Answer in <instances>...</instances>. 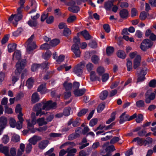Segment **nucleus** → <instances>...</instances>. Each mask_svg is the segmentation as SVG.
Wrapping results in <instances>:
<instances>
[{
    "label": "nucleus",
    "instance_id": "obj_34",
    "mask_svg": "<svg viewBox=\"0 0 156 156\" xmlns=\"http://www.w3.org/2000/svg\"><path fill=\"white\" fill-rule=\"evenodd\" d=\"M51 52L50 51H48L43 55V58L45 60H48L51 55Z\"/></svg>",
    "mask_w": 156,
    "mask_h": 156
},
{
    "label": "nucleus",
    "instance_id": "obj_7",
    "mask_svg": "<svg viewBox=\"0 0 156 156\" xmlns=\"http://www.w3.org/2000/svg\"><path fill=\"white\" fill-rule=\"evenodd\" d=\"M152 138L148 137L146 140L139 137H136L133 139V142H136L138 145L141 146L144 145L146 146L152 143Z\"/></svg>",
    "mask_w": 156,
    "mask_h": 156
},
{
    "label": "nucleus",
    "instance_id": "obj_16",
    "mask_svg": "<svg viewBox=\"0 0 156 156\" xmlns=\"http://www.w3.org/2000/svg\"><path fill=\"white\" fill-rule=\"evenodd\" d=\"M37 91L40 92L41 94H45L46 92H48V90L46 88V84L41 85L38 88Z\"/></svg>",
    "mask_w": 156,
    "mask_h": 156
},
{
    "label": "nucleus",
    "instance_id": "obj_21",
    "mask_svg": "<svg viewBox=\"0 0 156 156\" xmlns=\"http://www.w3.org/2000/svg\"><path fill=\"white\" fill-rule=\"evenodd\" d=\"M117 0H113L105 2V8L107 10L111 9L112 6L113 5V3Z\"/></svg>",
    "mask_w": 156,
    "mask_h": 156
},
{
    "label": "nucleus",
    "instance_id": "obj_29",
    "mask_svg": "<svg viewBox=\"0 0 156 156\" xmlns=\"http://www.w3.org/2000/svg\"><path fill=\"white\" fill-rule=\"evenodd\" d=\"M39 95L37 93L33 94L32 95L31 101L33 103H35L39 101Z\"/></svg>",
    "mask_w": 156,
    "mask_h": 156
},
{
    "label": "nucleus",
    "instance_id": "obj_26",
    "mask_svg": "<svg viewBox=\"0 0 156 156\" xmlns=\"http://www.w3.org/2000/svg\"><path fill=\"white\" fill-rule=\"evenodd\" d=\"M85 90L83 89L75 90L74 93L75 95L76 96H80L84 94L85 92Z\"/></svg>",
    "mask_w": 156,
    "mask_h": 156
},
{
    "label": "nucleus",
    "instance_id": "obj_52",
    "mask_svg": "<svg viewBox=\"0 0 156 156\" xmlns=\"http://www.w3.org/2000/svg\"><path fill=\"white\" fill-rule=\"evenodd\" d=\"M147 13L145 12H142L140 15V18L142 20H144L147 16Z\"/></svg>",
    "mask_w": 156,
    "mask_h": 156
},
{
    "label": "nucleus",
    "instance_id": "obj_61",
    "mask_svg": "<svg viewBox=\"0 0 156 156\" xmlns=\"http://www.w3.org/2000/svg\"><path fill=\"white\" fill-rule=\"evenodd\" d=\"M16 154V150L14 148H11L10 150L9 154V156H15Z\"/></svg>",
    "mask_w": 156,
    "mask_h": 156
},
{
    "label": "nucleus",
    "instance_id": "obj_12",
    "mask_svg": "<svg viewBox=\"0 0 156 156\" xmlns=\"http://www.w3.org/2000/svg\"><path fill=\"white\" fill-rule=\"evenodd\" d=\"M75 2L73 0H71L69 3V5L71 6L68 8L69 10L73 13L77 12L80 9L79 7L74 6Z\"/></svg>",
    "mask_w": 156,
    "mask_h": 156
},
{
    "label": "nucleus",
    "instance_id": "obj_38",
    "mask_svg": "<svg viewBox=\"0 0 156 156\" xmlns=\"http://www.w3.org/2000/svg\"><path fill=\"white\" fill-rule=\"evenodd\" d=\"M60 42L59 39H55L52 40L50 42V45L51 46H55L57 45Z\"/></svg>",
    "mask_w": 156,
    "mask_h": 156
},
{
    "label": "nucleus",
    "instance_id": "obj_56",
    "mask_svg": "<svg viewBox=\"0 0 156 156\" xmlns=\"http://www.w3.org/2000/svg\"><path fill=\"white\" fill-rule=\"evenodd\" d=\"M71 34V31L68 28H65L64 30L63 34L65 36H68Z\"/></svg>",
    "mask_w": 156,
    "mask_h": 156
},
{
    "label": "nucleus",
    "instance_id": "obj_28",
    "mask_svg": "<svg viewBox=\"0 0 156 156\" xmlns=\"http://www.w3.org/2000/svg\"><path fill=\"white\" fill-rule=\"evenodd\" d=\"M8 50L9 52L14 51L16 48V44H10L8 46Z\"/></svg>",
    "mask_w": 156,
    "mask_h": 156
},
{
    "label": "nucleus",
    "instance_id": "obj_47",
    "mask_svg": "<svg viewBox=\"0 0 156 156\" xmlns=\"http://www.w3.org/2000/svg\"><path fill=\"white\" fill-rule=\"evenodd\" d=\"M50 45L49 44L47 43H45L42 44L40 47V49H41L46 50L50 48Z\"/></svg>",
    "mask_w": 156,
    "mask_h": 156
},
{
    "label": "nucleus",
    "instance_id": "obj_2",
    "mask_svg": "<svg viewBox=\"0 0 156 156\" xmlns=\"http://www.w3.org/2000/svg\"><path fill=\"white\" fill-rule=\"evenodd\" d=\"M22 65L19 62L16 64V69L14 73L12 74L11 76V79L12 83H14L18 80L20 73L22 70L24 68L26 65V61L25 60L22 62Z\"/></svg>",
    "mask_w": 156,
    "mask_h": 156
},
{
    "label": "nucleus",
    "instance_id": "obj_48",
    "mask_svg": "<svg viewBox=\"0 0 156 156\" xmlns=\"http://www.w3.org/2000/svg\"><path fill=\"white\" fill-rule=\"evenodd\" d=\"M98 122V119H93L90 121L89 125L91 126H93L97 124Z\"/></svg>",
    "mask_w": 156,
    "mask_h": 156
},
{
    "label": "nucleus",
    "instance_id": "obj_64",
    "mask_svg": "<svg viewBox=\"0 0 156 156\" xmlns=\"http://www.w3.org/2000/svg\"><path fill=\"white\" fill-rule=\"evenodd\" d=\"M140 47L142 50L144 51L149 48L146 45H145V43L143 41L141 43Z\"/></svg>",
    "mask_w": 156,
    "mask_h": 156
},
{
    "label": "nucleus",
    "instance_id": "obj_51",
    "mask_svg": "<svg viewBox=\"0 0 156 156\" xmlns=\"http://www.w3.org/2000/svg\"><path fill=\"white\" fill-rule=\"evenodd\" d=\"M126 66L127 68V70L129 71H130L132 69V62L129 59H127Z\"/></svg>",
    "mask_w": 156,
    "mask_h": 156
},
{
    "label": "nucleus",
    "instance_id": "obj_44",
    "mask_svg": "<svg viewBox=\"0 0 156 156\" xmlns=\"http://www.w3.org/2000/svg\"><path fill=\"white\" fill-rule=\"evenodd\" d=\"M20 137L19 136L16 134H14L12 136V140L14 142H17L20 141Z\"/></svg>",
    "mask_w": 156,
    "mask_h": 156
},
{
    "label": "nucleus",
    "instance_id": "obj_60",
    "mask_svg": "<svg viewBox=\"0 0 156 156\" xmlns=\"http://www.w3.org/2000/svg\"><path fill=\"white\" fill-rule=\"evenodd\" d=\"M143 118V115L141 114H139L136 117V121L137 123H140L142 121Z\"/></svg>",
    "mask_w": 156,
    "mask_h": 156
},
{
    "label": "nucleus",
    "instance_id": "obj_13",
    "mask_svg": "<svg viewBox=\"0 0 156 156\" xmlns=\"http://www.w3.org/2000/svg\"><path fill=\"white\" fill-rule=\"evenodd\" d=\"M23 116L22 113H20L18 115V118L19 121L16 123V126L18 129H20L22 128V124L24 121Z\"/></svg>",
    "mask_w": 156,
    "mask_h": 156
},
{
    "label": "nucleus",
    "instance_id": "obj_62",
    "mask_svg": "<svg viewBox=\"0 0 156 156\" xmlns=\"http://www.w3.org/2000/svg\"><path fill=\"white\" fill-rule=\"evenodd\" d=\"M136 105L138 107H144V102L142 100H140L136 102Z\"/></svg>",
    "mask_w": 156,
    "mask_h": 156
},
{
    "label": "nucleus",
    "instance_id": "obj_24",
    "mask_svg": "<svg viewBox=\"0 0 156 156\" xmlns=\"http://www.w3.org/2000/svg\"><path fill=\"white\" fill-rule=\"evenodd\" d=\"M68 155L69 156H74L76 152V149L75 148L71 149L69 147L67 149Z\"/></svg>",
    "mask_w": 156,
    "mask_h": 156
},
{
    "label": "nucleus",
    "instance_id": "obj_20",
    "mask_svg": "<svg viewBox=\"0 0 156 156\" xmlns=\"http://www.w3.org/2000/svg\"><path fill=\"white\" fill-rule=\"evenodd\" d=\"M80 35H81L85 39L87 40L90 39V36L88 32L86 30H84L80 33H77L78 36Z\"/></svg>",
    "mask_w": 156,
    "mask_h": 156
},
{
    "label": "nucleus",
    "instance_id": "obj_25",
    "mask_svg": "<svg viewBox=\"0 0 156 156\" xmlns=\"http://www.w3.org/2000/svg\"><path fill=\"white\" fill-rule=\"evenodd\" d=\"M128 15V11L126 9H123L120 12V15L122 18H126L127 17Z\"/></svg>",
    "mask_w": 156,
    "mask_h": 156
},
{
    "label": "nucleus",
    "instance_id": "obj_4",
    "mask_svg": "<svg viewBox=\"0 0 156 156\" xmlns=\"http://www.w3.org/2000/svg\"><path fill=\"white\" fill-rule=\"evenodd\" d=\"M79 36L80 35L78 36L77 35V36L74 37L73 41L75 43L71 47V50L76 57H79L80 56L81 52L79 45L80 42V40L79 38Z\"/></svg>",
    "mask_w": 156,
    "mask_h": 156
},
{
    "label": "nucleus",
    "instance_id": "obj_1",
    "mask_svg": "<svg viewBox=\"0 0 156 156\" xmlns=\"http://www.w3.org/2000/svg\"><path fill=\"white\" fill-rule=\"evenodd\" d=\"M56 105V102H52L51 101H48L45 103L41 102L37 104L34 107V109L36 112L37 116L40 115V116L45 114L46 112L42 111L45 110L46 111L51 109L55 108Z\"/></svg>",
    "mask_w": 156,
    "mask_h": 156
},
{
    "label": "nucleus",
    "instance_id": "obj_10",
    "mask_svg": "<svg viewBox=\"0 0 156 156\" xmlns=\"http://www.w3.org/2000/svg\"><path fill=\"white\" fill-rule=\"evenodd\" d=\"M137 73L138 74V78L137 83L142 82L144 80L145 78V76L146 74V72L143 69H138L137 70Z\"/></svg>",
    "mask_w": 156,
    "mask_h": 156
},
{
    "label": "nucleus",
    "instance_id": "obj_41",
    "mask_svg": "<svg viewBox=\"0 0 156 156\" xmlns=\"http://www.w3.org/2000/svg\"><path fill=\"white\" fill-rule=\"evenodd\" d=\"M65 56L63 55H60L56 59V61L58 63L63 62L64 60Z\"/></svg>",
    "mask_w": 156,
    "mask_h": 156
},
{
    "label": "nucleus",
    "instance_id": "obj_8",
    "mask_svg": "<svg viewBox=\"0 0 156 156\" xmlns=\"http://www.w3.org/2000/svg\"><path fill=\"white\" fill-rule=\"evenodd\" d=\"M31 117L32 118V120L31 122L29 120H27L28 124V129L32 133H34L35 132V129L34 128V126L36 124V121L35 119V114L34 112H32L31 114Z\"/></svg>",
    "mask_w": 156,
    "mask_h": 156
},
{
    "label": "nucleus",
    "instance_id": "obj_46",
    "mask_svg": "<svg viewBox=\"0 0 156 156\" xmlns=\"http://www.w3.org/2000/svg\"><path fill=\"white\" fill-rule=\"evenodd\" d=\"M79 136V134L77 133H73L69 136L68 137V139L69 140H73L77 137Z\"/></svg>",
    "mask_w": 156,
    "mask_h": 156
},
{
    "label": "nucleus",
    "instance_id": "obj_14",
    "mask_svg": "<svg viewBox=\"0 0 156 156\" xmlns=\"http://www.w3.org/2000/svg\"><path fill=\"white\" fill-rule=\"evenodd\" d=\"M21 52L20 51H16L14 53L13 55V58L14 59L16 58L18 60V62L17 63L19 62L20 63L21 65H22V62L23 60H25L26 62V60L25 59H23L21 60L20 62V58L21 57Z\"/></svg>",
    "mask_w": 156,
    "mask_h": 156
},
{
    "label": "nucleus",
    "instance_id": "obj_3",
    "mask_svg": "<svg viewBox=\"0 0 156 156\" xmlns=\"http://www.w3.org/2000/svg\"><path fill=\"white\" fill-rule=\"evenodd\" d=\"M25 2V0H20V7L17 9V14L15 15L12 14L9 18L8 20L10 22H12L13 24H15L13 20L16 23L20 20L22 17L21 13L22 9L24 7L23 5Z\"/></svg>",
    "mask_w": 156,
    "mask_h": 156
},
{
    "label": "nucleus",
    "instance_id": "obj_42",
    "mask_svg": "<svg viewBox=\"0 0 156 156\" xmlns=\"http://www.w3.org/2000/svg\"><path fill=\"white\" fill-rule=\"evenodd\" d=\"M71 109V108L69 107L65 108L63 112V115L65 116L69 115L70 114V112Z\"/></svg>",
    "mask_w": 156,
    "mask_h": 156
},
{
    "label": "nucleus",
    "instance_id": "obj_27",
    "mask_svg": "<svg viewBox=\"0 0 156 156\" xmlns=\"http://www.w3.org/2000/svg\"><path fill=\"white\" fill-rule=\"evenodd\" d=\"M48 144V141L47 140H44L41 142L39 144V147L41 149H44Z\"/></svg>",
    "mask_w": 156,
    "mask_h": 156
},
{
    "label": "nucleus",
    "instance_id": "obj_57",
    "mask_svg": "<svg viewBox=\"0 0 156 156\" xmlns=\"http://www.w3.org/2000/svg\"><path fill=\"white\" fill-rule=\"evenodd\" d=\"M88 110L87 109H84L80 111L78 114V116L80 117L83 115L85 114L88 111Z\"/></svg>",
    "mask_w": 156,
    "mask_h": 156
},
{
    "label": "nucleus",
    "instance_id": "obj_40",
    "mask_svg": "<svg viewBox=\"0 0 156 156\" xmlns=\"http://www.w3.org/2000/svg\"><path fill=\"white\" fill-rule=\"evenodd\" d=\"M112 124L111 125H109L105 127V126L104 125H100L97 128V130L98 129H103L105 128L106 129H108L111 128L112 127Z\"/></svg>",
    "mask_w": 156,
    "mask_h": 156
},
{
    "label": "nucleus",
    "instance_id": "obj_55",
    "mask_svg": "<svg viewBox=\"0 0 156 156\" xmlns=\"http://www.w3.org/2000/svg\"><path fill=\"white\" fill-rule=\"evenodd\" d=\"M2 142L5 144H7L9 141V136L6 135H4L2 139Z\"/></svg>",
    "mask_w": 156,
    "mask_h": 156
},
{
    "label": "nucleus",
    "instance_id": "obj_63",
    "mask_svg": "<svg viewBox=\"0 0 156 156\" xmlns=\"http://www.w3.org/2000/svg\"><path fill=\"white\" fill-rule=\"evenodd\" d=\"M9 37V36L8 35H5L1 41V43L2 44H5L8 41Z\"/></svg>",
    "mask_w": 156,
    "mask_h": 156
},
{
    "label": "nucleus",
    "instance_id": "obj_50",
    "mask_svg": "<svg viewBox=\"0 0 156 156\" xmlns=\"http://www.w3.org/2000/svg\"><path fill=\"white\" fill-rule=\"evenodd\" d=\"M9 124L10 126L13 128L16 126V121L14 118H11L9 119Z\"/></svg>",
    "mask_w": 156,
    "mask_h": 156
},
{
    "label": "nucleus",
    "instance_id": "obj_6",
    "mask_svg": "<svg viewBox=\"0 0 156 156\" xmlns=\"http://www.w3.org/2000/svg\"><path fill=\"white\" fill-rule=\"evenodd\" d=\"M129 56L131 58H134L133 61V68L136 69L140 64L141 58L140 56L137 54L136 51L131 53Z\"/></svg>",
    "mask_w": 156,
    "mask_h": 156
},
{
    "label": "nucleus",
    "instance_id": "obj_58",
    "mask_svg": "<svg viewBox=\"0 0 156 156\" xmlns=\"http://www.w3.org/2000/svg\"><path fill=\"white\" fill-rule=\"evenodd\" d=\"M109 78V75L108 73L104 74L102 76V81L103 82H105Z\"/></svg>",
    "mask_w": 156,
    "mask_h": 156
},
{
    "label": "nucleus",
    "instance_id": "obj_39",
    "mask_svg": "<svg viewBox=\"0 0 156 156\" xmlns=\"http://www.w3.org/2000/svg\"><path fill=\"white\" fill-rule=\"evenodd\" d=\"M54 150V149L53 148H51L44 154L45 155H48L47 156H55V154L52 153Z\"/></svg>",
    "mask_w": 156,
    "mask_h": 156
},
{
    "label": "nucleus",
    "instance_id": "obj_33",
    "mask_svg": "<svg viewBox=\"0 0 156 156\" xmlns=\"http://www.w3.org/2000/svg\"><path fill=\"white\" fill-rule=\"evenodd\" d=\"M117 55L118 57L122 58H124L126 57L125 52L122 50H119L117 53Z\"/></svg>",
    "mask_w": 156,
    "mask_h": 156
},
{
    "label": "nucleus",
    "instance_id": "obj_9",
    "mask_svg": "<svg viewBox=\"0 0 156 156\" xmlns=\"http://www.w3.org/2000/svg\"><path fill=\"white\" fill-rule=\"evenodd\" d=\"M84 66V63L80 62L75 66L73 69V72L77 76H80L83 73V69Z\"/></svg>",
    "mask_w": 156,
    "mask_h": 156
},
{
    "label": "nucleus",
    "instance_id": "obj_59",
    "mask_svg": "<svg viewBox=\"0 0 156 156\" xmlns=\"http://www.w3.org/2000/svg\"><path fill=\"white\" fill-rule=\"evenodd\" d=\"M76 19V17L75 16H70L67 19V21L69 23L73 22Z\"/></svg>",
    "mask_w": 156,
    "mask_h": 156
},
{
    "label": "nucleus",
    "instance_id": "obj_49",
    "mask_svg": "<svg viewBox=\"0 0 156 156\" xmlns=\"http://www.w3.org/2000/svg\"><path fill=\"white\" fill-rule=\"evenodd\" d=\"M28 24L30 27H33L37 26V22L36 21L29 20L28 22Z\"/></svg>",
    "mask_w": 156,
    "mask_h": 156
},
{
    "label": "nucleus",
    "instance_id": "obj_53",
    "mask_svg": "<svg viewBox=\"0 0 156 156\" xmlns=\"http://www.w3.org/2000/svg\"><path fill=\"white\" fill-rule=\"evenodd\" d=\"M115 118V114L113 112L112 113L111 115V118L109 119L108 120L106 121V123L107 124H110L111 122L113 121Z\"/></svg>",
    "mask_w": 156,
    "mask_h": 156
},
{
    "label": "nucleus",
    "instance_id": "obj_35",
    "mask_svg": "<svg viewBox=\"0 0 156 156\" xmlns=\"http://www.w3.org/2000/svg\"><path fill=\"white\" fill-rule=\"evenodd\" d=\"M76 145V144L73 142L68 141L65 143L61 146V148H63L65 146H68L70 147H74Z\"/></svg>",
    "mask_w": 156,
    "mask_h": 156
},
{
    "label": "nucleus",
    "instance_id": "obj_23",
    "mask_svg": "<svg viewBox=\"0 0 156 156\" xmlns=\"http://www.w3.org/2000/svg\"><path fill=\"white\" fill-rule=\"evenodd\" d=\"M64 87H65L66 91H70L72 87V84L70 83L65 82L63 84Z\"/></svg>",
    "mask_w": 156,
    "mask_h": 156
},
{
    "label": "nucleus",
    "instance_id": "obj_11",
    "mask_svg": "<svg viewBox=\"0 0 156 156\" xmlns=\"http://www.w3.org/2000/svg\"><path fill=\"white\" fill-rule=\"evenodd\" d=\"M48 63L47 62L41 64H33L31 67V70L32 71H35L39 69H47L48 68Z\"/></svg>",
    "mask_w": 156,
    "mask_h": 156
},
{
    "label": "nucleus",
    "instance_id": "obj_18",
    "mask_svg": "<svg viewBox=\"0 0 156 156\" xmlns=\"http://www.w3.org/2000/svg\"><path fill=\"white\" fill-rule=\"evenodd\" d=\"M129 121V115L126 114V113L124 112L122 113L120 116L119 120L120 124H122L124 122Z\"/></svg>",
    "mask_w": 156,
    "mask_h": 156
},
{
    "label": "nucleus",
    "instance_id": "obj_36",
    "mask_svg": "<svg viewBox=\"0 0 156 156\" xmlns=\"http://www.w3.org/2000/svg\"><path fill=\"white\" fill-rule=\"evenodd\" d=\"M37 122L39 126H41L43 125H45L47 123V122L44 120V119L43 118L38 119L37 120Z\"/></svg>",
    "mask_w": 156,
    "mask_h": 156
},
{
    "label": "nucleus",
    "instance_id": "obj_54",
    "mask_svg": "<svg viewBox=\"0 0 156 156\" xmlns=\"http://www.w3.org/2000/svg\"><path fill=\"white\" fill-rule=\"evenodd\" d=\"M48 116L46 119V122L47 123L52 121L54 117V115L51 113H49L47 114Z\"/></svg>",
    "mask_w": 156,
    "mask_h": 156
},
{
    "label": "nucleus",
    "instance_id": "obj_5",
    "mask_svg": "<svg viewBox=\"0 0 156 156\" xmlns=\"http://www.w3.org/2000/svg\"><path fill=\"white\" fill-rule=\"evenodd\" d=\"M34 37V35H32L26 43L27 46V51L29 54L32 53L33 51L37 48L35 42L33 41Z\"/></svg>",
    "mask_w": 156,
    "mask_h": 156
},
{
    "label": "nucleus",
    "instance_id": "obj_17",
    "mask_svg": "<svg viewBox=\"0 0 156 156\" xmlns=\"http://www.w3.org/2000/svg\"><path fill=\"white\" fill-rule=\"evenodd\" d=\"M7 122V119L5 117L2 116L0 118V127L2 129L5 127Z\"/></svg>",
    "mask_w": 156,
    "mask_h": 156
},
{
    "label": "nucleus",
    "instance_id": "obj_45",
    "mask_svg": "<svg viewBox=\"0 0 156 156\" xmlns=\"http://www.w3.org/2000/svg\"><path fill=\"white\" fill-rule=\"evenodd\" d=\"M105 106L104 103L100 104L97 108V110L98 112H101L104 109Z\"/></svg>",
    "mask_w": 156,
    "mask_h": 156
},
{
    "label": "nucleus",
    "instance_id": "obj_37",
    "mask_svg": "<svg viewBox=\"0 0 156 156\" xmlns=\"http://www.w3.org/2000/svg\"><path fill=\"white\" fill-rule=\"evenodd\" d=\"M143 41L145 43V45H146L148 48L151 47L153 45V42L148 39H145Z\"/></svg>",
    "mask_w": 156,
    "mask_h": 156
},
{
    "label": "nucleus",
    "instance_id": "obj_43",
    "mask_svg": "<svg viewBox=\"0 0 156 156\" xmlns=\"http://www.w3.org/2000/svg\"><path fill=\"white\" fill-rule=\"evenodd\" d=\"M114 50L113 47H109L107 48L106 53L108 55H111L113 52Z\"/></svg>",
    "mask_w": 156,
    "mask_h": 156
},
{
    "label": "nucleus",
    "instance_id": "obj_19",
    "mask_svg": "<svg viewBox=\"0 0 156 156\" xmlns=\"http://www.w3.org/2000/svg\"><path fill=\"white\" fill-rule=\"evenodd\" d=\"M41 139V137L36 136H34L29 140V141L30 142L29 144L35 145L37 143V141L40 140Z\"/></svg>",
    "mask_w": 156,
    "mask_h": 156
},
{
    "label": "nucleus",
    "instance_id": "obj_31",
    "mask_svg": "<svg viewBox=\"0 0 156 156\" xmlns=\"http://www.w3.org/2000/svg\"><path fill=\"white\" fill-rule=\"evenodd\" d=\"M34 82V79L32 78H30L27 81L26 85L28 88H31L33 85Z\"/></svg>",
    "mask_w": 156,
    "mask_h": 156
},
{
    "label": "nucleus",
    "instance_id": "obj_15",
    "mask_svg": "<svg viewBox=\"0 0 156 156\" xmlns=\"http://www.w3.org/2000/svg\"><path fill=\"white\" fill-rule=\"evenodd\" d=\"M9 148L8 147L4 146L2 144H0V152L4 153L5 156L9 155Z\"/></svg>",
    "mask_w": 156,
    "mask_h": 156
},
{
    "label": "nucleus",
    "instance_id": "obj_30",
    "mask_svg": "<svg viewBox=\"0 0 156 156\" xmlns=\"http://www.w3.org/2000/svg\"><path fill=\"white\" fill-rule=\"evenodd\" d=\"M108 95V92L107 90H104L100 94V98L102 100L105 99Z\"/></svg>",
    "mask_w": 156,
    "mask_h": 156
},
{
    "label": "nucleus",
    "instance_id": "obj_32",
    "mask_svg": "<svg viewBox=\"0 0 156 156\" xmlns=\"http://www.w3.org/2000/svg\"><path fill=\"white\" fill-rule=\"evenodd\" d=\"M145 97H147L150 99L153 100L155 97V95L154 93H151L150 90H148L145 94Z\"/></svg>",
    "mask_w": 156,
    "mask_h": 156
},
{
    "label": "nucleus",
    "instance_id": "obj_22",
    "mask_svg": "<svg viewBox=\"0 0 156 156\" xmlns=\"http://www.w3.org/2000/svg\"><path fill=\"white\" fill-rule=\"evenodd\" d=\"M90 79L92 81L98 80L100 81V79L99 77L96 75L94 71H92L90 73Z\"/></svg>",
    "mask_w": 156,
    "mask_h": 156
}]
</instances>
